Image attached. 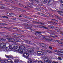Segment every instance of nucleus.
<instances>
[{
	"label": "nucleus",
	"instance_id": "obj_1",
	"mask_svg": "<svg viewBox=\"0 0 63 63\" xmlns=\"http://www.w3.org/2000/svg\"><path fill=\"white\" fill-rule=\"evenodd\" d=\"M13 47L15 48V47H16L17 48H19V49H20V51L21 52H22V50H25L26 49V47L24 46H21L19 44H15V46H14V45H13Z\"/></svg>",
	"mask_w": 63,
	"mask_h": 63
},
{
	"label": "nucleus",
	"instance_id": "obj_2",
	"mask_svg": "<svg viewBox=\"0 0 63 63\" xmlns=\"http://www.w3.org/2000/svg\"><path fill=\"white\" fill-rule=\"evenodd\" d=\"M35 35L37 36L36 38V39H40V37L41 38H44V36L40 34H41L42 33L40 32H35Z\"/></svg>",
	"mask_w": 63,
	"mask_h": 63
},
{
	"label": "nucleus",
	"instance_id": "obj_3",
	"mask_svg": "<svg viewBox=\"0 0 63 63\" xmlns=\"http://www.w3.org/2000/svg\"><path fill=\"white\" fill-rule=\"evenodd\" d=\"M44 2H45V3H47V5H48V6H50L51 5V1L52 0H44Z\"/></svg>",
	"mask_w": 63,
	"mask_h": 63
},
{
	"label": "nucleus",
	"instance_id": "obj_4",
	"mask_svg": "<svg viewBox=\"0 0 63 63\" xmlns=\"http://www.w3.org/2000/svg\"><path fill=\"white\" fill-rule=\"evenodd\" d=\"M14 48V47L13 46V45L10 46L9 47H6V51H11Z\"/></svg>",
	"mask_w": 63,
	"mask_h": 63
},
{
	"label": "nucleus",
	"instance_id": "obj_5",
	"mask_svg": "<svg viewBox=\"0 0 63 63\" xmlns=\"http://www.w3.org/2000/svg\"><path fill=\"white\" fill-rule=\"evenodd\" d=\"M0 47L1 48H5V47H6V44L5 43L2 42L0 44Z\"/></svg>",
	"mask_w": 63,
	"mask_h": 63
},
{
	"label": "nucleus",
	"instance_id": "obj_6",
	"mask_svg": "<svg viewBox=\"0 0 63 63\" xmlns=\"http://www.w3.org/2000/svg\"><path fill=\"white\" fill-rule=\"evenodd\" d=\"M23 56L24 57L26 58H28L29 57V55L27 53L26 54H23Z\"/></svg>",
	"mask_w": 63,
	"mask_h": 63
},
{
	"label": "nucleus",
	"instance_id": "obj_7",
	"mask_svg": "<svg viewBox=\"0 0 63 63\" xmlns=\"http://www.w3.org/2000/svg\"><path fill=\"white\" fill-rule=\"evenodd\" d=\"M33 22L34 23H37V24H41V25H43L45 24L42 23L41 22H37L36 21H33Z\"/></svg>",
	"mask_w": 63,
	"mask_h": 63
},
{
	"label": "nucleus",
	"instance_id": "obj_8",
	"mask_svg": "<svg viewBox=\"0 0 63 63\" xmlns=\"http://www.w3.org/2000/svg\"><path fill=\"white\" fill-rule=\"evenodd\" d=\"M44 63L43 62H42V61H38L37 60H36L35 61H33V63Z\"/></svg>",
	"mask_w": 63,
	"mask_h": 63
},
{
	"label": "nucleus",
	"instance_id": "obj_9",
	"mask_svg": "<svg viewBox=\"0 0 63 63\" xmlns=\"http://www.w3.org/2000/svg\"><path fill=\"white\" fill-rule=\"evenodd\" d=\"M14 50H15V51H18V50L19 52H22V51L21 52L20 51V49H19V48H17L16 47V48L14 49Z\"/></svg>",
	"mask_w": 63,
	"mask_h": 63
},
{
	"label": "nucleus",
	"instance_id": "obj_10",
	"mask_svg": "<svg viewBox=\"0 0 63 63\" xmlns=\"http://www.w3.org/2000/svg\"><path fill=\"white\" fill-rule=\"evenodd\" d=\"M34 52V50L33 49L31 48L30 49V50H29V53H31V55L33 54Z\"/></svg>",
	"mask_w": 63,
	"mask_h": 63
},
{
	"label": "nucleus",
	"instance_id": "obj_11",
	"mask_svg": "<svg viewBox=\"0 0 63 63\" xmlns=\"http://www.w3.org/2000/svg\"><path fill=\"white\" fill-rule=\"evenodd\" d=\"M54 30L56 31H57V32H59V29L58 27H56L54 29Z\"/></svg>",
	"mask_w": 63,
	"mask_h": 63
},
{
	"label": "nucleus",
	"instance_id": "obj_12",
	"mask_svg": "<svg viewBox=\"0 0 63 63\" xmlns=\"http://www.w3.org/2000/svg\"><path fill=\"white\" fill-rule=\"evenodd\" d=\"M12 8H14V9H16L17 10H20V11H21V9L20 8H18L16 7H15V6H12Z\"/></svg>",
	"mask_w": 63,
	"mask_h": 63
},
{
	"label": "nucleus",
	"instance_id": "obj_13",
	"mask_svg": "<svg viewBox=\"0 0 63 63\" xmlns=\"http://www.w3.org/2000/svg\"><path fill=\"white\" fill-rule=\"evenodd\" d=\"M17 35H18V36L19 37H25V36L22 35H21L20 34H18L17 33L16 34Z\"/></svg>",
	"mask_w": 63,
	"mask_h": 63
},
{
	"label": "nucleus",
	"instance_id": "obj_14",
	"mask_svg": "<svg viewBox=\"0 0 63 63\" xmlns=\"http://www.w3.org/2000/svg\"><path fill=\"white\" fill-rule=\"evenodd\" d=\"M5 56L7 58H13V57L12 56H7L6 55H5Z\"/></svg>",
	"mask_w": 63,
	"mask_h": 63
},
{
	"label": "nucleus",
	"instance_id": "obj_15",
	"mask_svg": "<svg viewBox=\"0 0 63 63\" xmlns=\"http://www.w3.org/2000/svg\"><path fill=\"white\" fill-rule=\"evenodd\" d=\"M53 34H52V33H50V35H49V37H53V38H55V37H56L57 36L56 35V36H53Z\"/></svg>",
	"mask_w": 63,
	"mask_h": 63
},
{
	"label": "nucleus",
	"instance_id": "obj_16",
	"mask_svg": "<svg viewBox=\"0 0 63 63\" xmlns=\"http://www.w3.org/2000/svg\"><path fill=\"white\" fill-rule=\"evenodd\" d=\"M57 18L58 19H59L60 20H61V21L63 20V19L62 18L60 17L59 16H57Z\"/></svg>",
	"mask_w": 63,
	"mask_h": 63
},
{
	"label": "nucleus",
	"instance_id": "obj_17",
	"mask_svg": "<svg viewBox=\"0 0 63 63\" xmlns=\"http://www.w3.org/2000/svg\"><path fill=\"white\" fill-rule=\"evenodd\" d=\"M28 29H30V30H31L32 31H34V29H33V28L29 27H28Z\"/></svg>",
	"mask_w": 63,
	"mask_h": 63
},
{
	"label": "nucleus",
	"instance_id": "obj_18",
	"mask_svg": "<svg viewBox=\"0 0 63 63\" xmlns=\"http://www.w3.org/2000/svg\"><path fill=\"white\" fill-rule=\"evenodd\" d=\"M58 12H59V13L60 14V15H61L62 16H63V12H62L60 11H57Z\"/></svg>",
	"mask_w": 63,
	"mask_h": 63
},
{
	"label": "nucleus",
	"instance_id": "obj_19",
	"mask_svg": "<svg viewBox=\"0 0 63 63\" xmlns=\"http://www.w3.org/2000/svg\"><path fill=\"white\" fill-rule=\"evenodd\" d=\"M19 60L17 59L15 60H14V62L16 63H17L18 62Z\"/></svg>",
	"mask_w": 63,
	"mask_h": 63
},
{
	"label": "nucleus",
	"instance_id": "obj_20",
	"mask_svg": "<svg viewBox=\"0 0 63 63\" xmlns=\"http://www.w3.org/2000/svg\"><path fill=\"white\" fill-rule=\"evenodd\" d=\"M45 63H51V61L49 60H48V61L45 62Z\"/></svg>",
	"mask_w": 63,
	"mask_h": 63
},
{
	"label": "nucleus",
	"instance_id": "obj_21",
	"mask_svg": "<svg viewBox=\"0 0 63 63\" xmlns=\"http://www.w3.org/2000/svg\"><path fill=\"white\" fill-rule=\"evenodd\" d=\"M48 31H50V32H51L52 33H53L54 34H56V32H54V31H52L51 30H48Z\"/></svg>",
	"mask_w": 63,
	"mask_h": 63
},
{
	"label": "nucleus",
	"instance_id": "obj_22",
	"mask_svg": "<svg viewBox=\"0 0 63 63\" xmlns=\"http://www.w3.org/2000/svg\"><path fill=\"white\" fill-rule=\"evenodd\" d=\"M42 16H45V17H48V16H47L46 15H45L43 14H42Z\"/></svg>",
	"mask_w": 63,
	"mask_h": 63
},
{
	"label": "nucleus",
	"instance_id": "obj_23",
	"mask_svg": "<svg viewBox=\"0 0 63 63\" xmlns=\"http://www.w3.org/2000/svg\"><path fill=\"white\" fill-rule=\"evenodd\" d=\"M2 17H3V18H6L7 19H9V17L6 16H2Z\"/></svg>",
	"mask_w": 63,
	"mask_h": 63
},
{
	"label": "nucleus",
	"instance_id": "obj_24",
	"mask_svg": "<svg viewBox=\"0 0 63 63\" xmlns=\"http://www.w3.org/2000/svg\"><path fill=\"white\" fill-rule=\"evenodd\" d=\"M59 51H58L59 52H60L61 53H63V49H59ZM60 50H62L61 51H59Z\"/></svg>",
	"mask_w": 63,
	"mask_h": 63
},
{
	"label": "nucleus",
	"instance_id": "obj_25",
	"mask_svg": "<svg viewBox=\"0 0 63 63\" xmlns=\"http://www.w3.org/2000/svg\"><path fill=\"white\" fill-rule=\"evenodd\" d=\"M61 3L62 6H63V0H61Z\"/></svg>",
	"mask_w": 63,
	"mask_h": 63
},
{
	"label": "nucleus",
	"instance_id": "obj_26",
	"mask_svg": "<svg viewBox=\"0 0 63 63\" xmlns=\"http://www.w3.org/2000/svg\"><path fill=\"white\" fill-rule=\"evenodd\" d=\"M0 62L1 63H4V61L2 60V59H0Z\"/></svg>",
	"mask_w": 63,
	"mask_h": 63
},
{
	"label": "nucleus",
	"instance_id": "obj_27",
	"mask_svg": "<svg viewBox=\"0 0 63 63\" xmlns=\"http://www.w3.org/2000/svg\"><path fill=\"white\" fill-rule=\"evenodd\" d=\"M48 27H50V28H51L53 29L54 28V27L53 26H49Z\"/></svg>",
	"mask_w": 63,
	"mask_h": 63
},
{
	"label": "nucleus",
	"instance_id": "obj_28",
	"mask_svg": "<svg viewBox=\"0 0 63 63\" xmlns=\"http://www.w3.org/2000/svg\"><path fill=\"white\" fill-rule=\"evenodd\" d=\"M43 29H48V27H45L44 26Z\"/></svg>",
	"mask_w": 63,
	"mask_h": 63
},
{
	"label": "nucleus",
	"instance_id": "obj_29",
	"mask_svg": "<svg viewBox=\"0 0 63 63\" xmlns=\"http://www.w3.org/2000/svg\"><path fill=\"white\" fill-rule=\"evenodd\" d=\"M0 40L1 41H6V39H4L3 38H0Z\"/></svg>",
	"mask_w": 63,
	"mask_h": 63
},
{
	"label": "nucleus",
	"instance_id": "obj_30",
	"mask_svg": "<svg viewBox=\"0 0 63 63\" xmlns=\"http://www.w3.org/2000/svg\"><path fill=\"white\" fill-rule=\"evenodd\" d=\"M23 7H24V8H26V9L27 10H28V9H29L28 8V7H26V6H25L24 5H23Z\"/></svg>",
	"mask_w": 63,
	"mask_h": 63
},
{
	"label": "nucleus",
	"instance_id": "obj_31",
	"mask_svg": "<svg viewBox=\"0 0 63 63\" xmlns=\"http://www.w3.org/2000/svg\"><path fill=\"white\" fill-rule=\"evenodd\" d=\"M48 60H48V59L47 58H46L44 59V61H45V62L46 61H48Z\"/></svg>",
	"mask_w": 63,
	"mask_h": 63
},
{
	"label": "nucleus",
	"instance_id": "obj_32",
	"mask_svg": "<svg viewBox=\"0 0 63 63\" xmlns=\"http://www.w3.org/2000/svg\"><path fill=\"white\" fill-rule=\"evenodd\" d=\"M47 46V45H46L45 44H43V47H46Z\"/></svg>",
	"mask_w": 63,
	"mask_h": 63
},
{
	"label": "nucleus",
	"instance_id": "obj_33",
	"mask_svg": "<svg viewBox=\"0 0 63 63\" xmlns=\"http://www.w3.org/2000/svg\"><path fill=\"white\" fill-rule=\"evenodd\" d=\"M58 59H59V60H60L61 61L62 60V58L60 57H58Z\"/></svg>",
	"mask_w": 63,
	"mask_h": 63
},
{
	"label": "nucleus",
	"instance_id": "obj_34",
	"mask_svg": "<svg viewBox=\"0 0 63 63\" xmlns=\"http://www.w3.org/2000/svg\"><path fill=\"white\" fill-rule=\"evenodd\" d=\"M26 42L27 43V44H30V43H31V41H28L26 40Z\"/></svg>",
	"mask_w": 63,
	"mask_h": 63
},
{
	"label": "nucleus",
	"instance_id": "obj_35",
	"mask_svg": "<svg viewBox=\"0 0 63 63\" xmlns=\"http://www.w3.org/2000/svg\"><path fill=\"white\" fill-rule=\"evenodd\" d=\"M37 53L38 54H41V51H38L37 52Z\"/></svg>",
	"mask_w": 63,
	"mask_h": 63
},
{
	"label": "nucleus",
	"instance_id": "obj_36",
	"mask_svg": "<svg viewBox=\"0 0 63 63\" xmlns=\"http://www.w3.org/2000/svg\"><path fill=\"white\" fill-rule=\"evenodd\" d=\"M9 2H11V3H14V1H12L11 0H9Z\"/></svg>",
	"mask_w": 63,
	"mask_h": 63
},
{
	"label": "nucleus",
	"instance_id": "obj_37",
	"mask_svg": "<svg viewBox=\"0 0 63 63\" xmlns=\"http://www.w3.org/2000/svg\"><path fill=\"white\" fill-rule=\"evenodd\" d=\"M30 44H31L32 45H33V46H35V44H34L33 43H30Z\"/></svg>",
	"mask_w": 63,
	"mask_h": 63
},
{
	"label": "nucleus",
	"instance_id": "obj_38",
	"mask_svg": "<svg viewBox=\"0 0 63 63\" xmlns=\"http://www.w3.org/2000/svg\"><path fill=\"white\" fill-rule=\"evenodd\" d=\"M39 27L40 28H43L44 26H39Z\"/></svg>",
	"mask_w": 63,
	"mask_h": 63
},
{
	"label": "nucleus",
	"instance_id": "obj_39",
	"mask_svg": "<svg viewBox=\"0 0 63 63\" xmlns=\"http://www.w3.org/2000/svg\"><path fill=\"white\" fill-rule=\"evenodd\" d=\"M46 40L47 41H51V40L49 39H47V38H46Z\"/></svg>",
	"mask_w": 63,
	"mask_h": 63
},
{
	"label": "nucleus",
	"instance_id": "obj_40",
	"mask_svg": "<svg viewBox=\"0 0 63 63\" xmlns=\"http://www.w3.org/2000/svg\"><path fill=\"white\" fill-rule=\"evenodd\" d=\"M41 54H41L42 55H44V54H45V53H44L43 52L41 51Z\"/></svg>",
	"mask_w": 63,
	"mask_h": 63
},
{
	"label": "nucleus",
	"instance_id": "obj_41",
	"mask_svg": "<svg viewBox=\"0 0 63 63\" xmlns=\"http://www.w3.org/2000/svg\"><path fill=\"white\" fill-rule=\"evenodd\" d=\"M0 9H5V7H4L2 6H0Z\"/></svg>",
	"mask_w": 63,
	"mask_h": 63
},
{
	"label": "nucleus",
	"instance_id": "obj_42",
	"mask_svg": "<svg viewBox=\"0 0 63 63\" xmlns=\"http://www.w3.org/2000/svg\"><path fill=\"white\" fill-rule=\"evenodd\" d=\"M35 1L37 2V3H39V1L38 0H34Z\"/></svg>",
	"mask_w": 63,
	"mask_h": 63
},
{
	"label": "nucleus",
	"instance_id": "obj_43",
	"mask_svg": "<svg viewBox=\"0 0 63 63\" xmlns=\"http://www.w3.org/2000/svg\"><path fill=\"white\" fill-rule=\"evenodd\" d=\"M49 49H51L52 48V47L51 46H49Z\"/></svg>",
	"mask_w": 63,
	"mask_h": 63
},
{
	"label": "nucleus",
	"instance_id": "obj_44",
	"mask_svg": "<svg viewBox=\"0 0 63 63\" xmlns=\"http://www.w3.org/2000/svg\"><path fill=\"white\" fill-rule=\"evenodd\" d=\"M34 27H38V25H35L34 26Z\"/></svg>",
	"mask_w": 63,
	"mask_h": 63
},
{
	"label": "nucleus",
	"instance_id": "obj_45",
	"mask_svg": "<svg viewBox=\"0 0 63 63\" xmlns=\"http://www.w3.org/2000/svg\"><path fill=\"white\" fill-rule=\"evenodd\" d=\"M47 52H48V53H52V52H51V51H47Z\"/></svg>",
	"mask_w": 63,
	"mask_h": 63
},
{
	"label": "nucleus",
	"instance_id": "obj_46",
	"mask_svg": "<svg viewBox=\"0 0 63 63\" xmlns=\"http://www.w3.org/2000/svg\"><path fill=\"white\" fill-rule=\"evenodd\" d=\"M11 61V60H7V62L8 63H9V62H10Z\"/></svg>",
	"mask_w": 63,
	"mask_h": 63
},
{
	"label": "nucleus",
	"instance_id": "obj_47",
	"mask_svg": "<svg viewBox=\"0 0 63 63\" xmlns=\"http://www.w3.org/2000/svg\"><path fill=\"white\" fill-rule=\"evenodd\" d=\"M28 59L29 61H30V62H31V61H32V59H31V58Z\"/></svg>",
	"mask_w": 63,
	"mask_h": 63
},
{
	"label": "nucleus",
	"instance_id": "obj_48",
	"mask_svg": "<svg viewBox=\"0 0 63 63\" xmlns=\"http://www.w3.org/2000/svg\"><path fill=\"white\" fill-rule=\"evenodd\" d=\"M58 43L59 44H62V42H61V41H59L58 42Z\"/></svg>",
	"mask_w": 63,
	"mask_h": 63
},
{
	"label": "nucleus",
	"instance_id": "obj_49",
	"mask_svg": "<svg viewBox=\"0 0 63 63\" xmlns=\"http://www.w3.org/2000/svg\"><path fill=\"white\" fill-rule=\"evenodd\" d=\"M28 63H32V61H31V62H29V61H28L27 62Z\"/></svg>",
	"mask_w": 63,
	"mask_h": 63
},
{
	"label": "nucleus",
	"instance_id": "obj_50",
	"mask_svg": "<svg viewBox=\"0 0 63 63\" xmlns=\"http://www.w3.org/2000/svg\"><path fill=\"white\" fill-rule=\"evenodd\" d=\"M40 45L41 46H42V47H43V45H44V44L41 43L40 44Z\"/></svg>",
	"mask_w": 63,
	"mask_h": 63
},
{
	"label": "nucleus",
	"instance_id": "obj_51",
	"mask_svg": "<svg viewBox=\"0 0 63 63\" xmlns=\"http://www.w3.org/2000/svg\"><path fill=\"white\" fill-rule=\"evenodd\" d=\"M0 28H6V27H0Z\"/></svg>",
	"mask_w": 63,
	"mask_h": 63
},
{
	"label": "nucleus",
	"instance_id": "obj_52",
	"mask_svg": "<svg viewBox=\"0 0 63 63\" xmlns=\"http://www.w3.org/2000/svg\"><path fill=\"white\" fill-rule=\"evenodd\" d=\"M10 42H12V43H16V42H15L14 41H12L11 40H10Z\"/></svg>",
	"mask_w": 63,
	"mask_h": 63
},
{
	"label": "nucleus",
	"instance_id": "obj_53",
	"mask_svg": "<svg viewBox=\"0 0 63 63\" xmlns=\"http://www.w3.org/2000/svg\"><path fill=\"white\" fill-rule=\"evenodd\" d=\"M14 14H13L11 13V14H10L9 15H10V16H12Z\"/></svg>",
	"mask_w": 63,
	"mask_h": 63
},
{
	"label": "nucleus",
	"instance_id": "obj_54",
	"mask_svg": "<svg viewBox=\"0 0 63 63\" xmlns=\"http://www.w3.org/2000/svg\"><path fill=\"white\" fill-rule=\"evenodd\" d=\"M10 14V13H7V16H9Z\"/></svg>",
	"mask_w": 63,
	"mask_h": 63
},
{
	"label": "nucleus",
	"instance_id": "obj_55",
	"mask_svg": "<svg viewBox=\"0 0 63 63\" xmlns=\"http://www.w3.org/2000/svg\"><path fill=\"white\" fill-rule=\"evenodd\" d=\"M43 14V13H40L39 14V15L40 16H42V15Z\"/></svg>",
	"mask_w": 63,
	"mask_h": 63
},
{
	"label": "nucleus",
	"instance_id": "obj_56",
	"mask_svg": "<svg viewBox=\"0 0 63 63\" xmlns=\"http://www.w3.org/2000/svg\"><path fill=\"white\" fill-rule=\"evenodd\" d=\"M11 40H12V41H15V39L13 38H11Z\"/></svg>",
	"mask_w": 63,
	"mask_h": 63
},
{
	"label": "nucleus",
	"instance_id": "obj_57",
	"mask_svg": "<svg viewBox=\"0 0 63 63\" xmlns=\"http://www.w3.org/2000/svg\"><path fill=\"white\" fill-rule=\"evenodd\" d=\"M20 32H23L24 31H23L22 30H20V31H19Z\"/></svg>",
	"mask_w": 63,
	"mask_h": 63
},
{
	"label": "nucleus",
	"instance_id": "obj_58",
	"mask_svg": "<svg viewBox=\"0 0 63 63\" xmlns=\"http://www.w3.org/2000/svg\"><path fill=\"white\" fill-rule=\"evenodd\" d=\"M54 51L55 52H58V50H55Z\"/></svg>",
	"mask_w": 63,
	"mask_h": 63
},
{
	"label": "nucleus",
	"instance_id": "obj_59",
	"mask_svg": "<svg viewBox=\"0 0 63 63\" xmlns=\"http://www.w3.org/2000/svg\"><path fill=\"white\" fill-rule=\"evenodd\" d=\"M10 62L11 63H14V62L11 60V61H10Z\"/></svg>",
	"mask_w": 63,
	"mask_h": 63
},
{
	"label": "nucleus",
	"instance_id": "obj_60",
	"mask_svg": "<svg viewBox=\"0 0 63 63\" xmlns=\"http://www.w3.org/2000/svg\"><path fill=\"white\" fill-rule=\"evenodd\" d=\"M52 63H58V62H53Z\"/></svg>",
	"mask_w": 63,
	"mask_h": 63
},
{
	"label": "nucleus",
	"instance_id": "obj_61",
	"mask_svg": "<svg viewBox=\"0 0 63 63\" xmlns=\"http://www.w3.org/2000/svg\"><path fill=\"white\" fill-rule=\"evenodd\" d=\"M7 40H11V38H7Z\"/></svg>",
	"mask_w": 63,
	"mask_h": 63
},
{
	"label": "nucleus",
	"instance_id": "obj_62",
	"mask_svg": "<svg viewBox=\"0 0 63 63\" xmlns=\"http://www.w3.org/2000/svg\"><path fill=\"white\" fill-rule=\"evenodd\" d=\"M60 55L61 57H63V54H62L61 55Z\"/></svg>",
	"mask_w": 63,
	"mask_h": 63
},
{
	"label": "nucleus",
	"instance_id": "obj_63",
	"mask_svg": "<svg viewBox=\"0 0 63 63\" xmlns=\"http://www.w3.org/2000/svg\"><path fill=\"white\" fill-rule=\"evenodd\" d=\"M26 46H27V47H30V46L29 45V46H27V45H26Z\"/></svg>",
	"mask_w": 63,
	"mask_h": 63
},
{
	"label": "nucleus",
	"instance_id": "obj_64",
	"mask_svg": "<svg viewBox=\"0 0 63 63\" xmlns=\"http://www.w3.org/2000/svg\"><path fill=\"white\" fill-rule=\"evenodd\" d=\"M29 1H32V2H33L34 1V0H30Z\"/></svg>",
	"mask_w": 63,
	"mask_h": 63
}]
</instances>
